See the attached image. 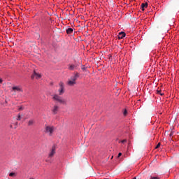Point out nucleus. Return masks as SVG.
I'll use <instances>...</instances> for the list:
<instances>
[{"instance_id":"obj_11","label":"nucleus","mask_w":179,"mask_h":179,"mask_svg":"<svg viewBox=\"0 0 179 179\" xmlns=\"http://www.w3.org/2000/svg\"><path fill=\"white\" fill-rule=\"evenodd\" d=\"M145 8H148V3H143L141 4V10H145Z\"/></svg>"},{"instance_id":"obj_18","label":"nucleus","mask_w":179,"mask_h":179,"mask_svg":"<svg viewBox=\"0 0 179 179\" xmlns=\"http://www.w3.org/2000/svg\"><path fill=\"white\" fill-rule=\"evenodd\" d=\"M124 115H127L128 114V111H127V109H125L123 112Z\"/></svg>"},{"instance_id":"obj_4","label":"nucleus","mask_w":179,"mask_h":179,"mask_svg":"<svg viewBox=\"0 0 179 179\" xmlns=\"http://www.w3.org/2000/svg\"><path fill=\"white\" fill-rule=\"evenodd\" d=\"M59 96H62V94H64V89H65V87L64 86V83L62 82H60L59 84Z\"/></svg>"},{"instance_id":"obj_12","label":"nucleus","mask_w":179,"mask_h":179,"mask_svg":"<svg viewBox=\"0 0 179 179\" xmlns=\"http://www.w3.org/2000/svg\"><path fill=\"white\" fill-rule=\"evenodd\" d=\"M66 33H67V34H72V33H73V29H72V28L67 29Z\"/></svg>"},{"instance_id":"obj_5","label":"nucleus","mask_w":179,"mask_h":179,"mask_svg":"<svg viewBox=\"0 0 179 179\" xmlns=\"http://www.w3.org/2000/svg\"><path fill=\"white\" fill-rule=\"evenodd\" d=\"M59 110V106L55 105L52 109V114L55 115V114H58V111Z\"/></svg>"},{"instance_id":"obj_22","label":"nucleus","mask_w":179,"mask_h":179,"mask_svg":"<svg viewBox=\"0 0 179 179\" xmlns=\"http://www.w3.org/2000/svg\"><path fill=\"white\" fill-rule=\"evenodd\" d=\"M22 110H23V107L19 108V111H22Z\"/></svg>"},{"instance_id":"obj_24","label":"nucleus","mask_w":179,"mask_h":179,"mask_svg":"<svg viewBox=\"0 0 179 179\" xmlns=\"http://www.w3.org/2000/svg\"><path fill=\"white\" fill-rule=\"evenodd\" d=\"M3 80L2 78H0V83H2Z\"/></svg>"},{"instance_id":"obj_10","label":"nucleus","mask_w":179,"mask_h":179,"mask_svg":"<svg viewBox=\"0 0 179 179\" xmlns=\"http://www.w3.org/2000/svg\"><path fill=\"white\" fill-rule=\"evenodd\" d=\"M55 153V147H52L51 152L49 154V157H52Z\"/></svg>"},{"instance_id":"obj_20","label":"nucleus","mask_w":179,"mask_h":179,"mask_svg":"<svg viewBox=\"0 0 179 179\" xmlns=\"http://www.w3.org/2000/svg\"><path fill=\"white\" fill-rule=\"evenodd\" d=\"M174 135V132L173 131H171L169 134V136H173Z\"/></svg>"},{"instance_id":"obj_13","label":"nucleus","mask_w":179,"mask_h":179,"mask_svg":"<svg viewBox=\"0 0 179 179\" xmlns=\"http://www.w3.org/2000/svg\"><path fill=\"white\" fill-rule=\"evenodd\" d=\"M34 120H29V122H28L29 127H31V125H34Z\"/></svg>"},{"instance_id":"obj_19","label":"nucleus","mask_w":179,"mask_h":179,"mask_svg":"<svg viewBox=\"0 0 179 179\" xmlns=\"http://www.w3.org/2000/svg\"><path fill=\"white\" fill-rule=\"evenodd\" d=\"M20 120H21L20 115H18V117H17V121H20Z\"/></svg>"},{"instance_id":"obj_1","label":"nucleus","mask_w":179,"mask_h":179,"mask_svg":"<svg viewBox=\"0 0 179 179\" xmlns=\"http://www.w3.org/2000/svg\"><path fill=\"white\" fill-rule=\"evenodd\" d=\"M78 78H79V73H76L74 76H71L69 80L67 85H69V86H74V85H76Z\"/></svg>"},{"instance_id":"obj_15","label":"nucleus","mask_w":179,"mask_h":179,"mask_svg":"<svg viewBox=\"0 0 179 179\" xmlns=\"http://www.w3.org/2000/svg\"><path fill=\"white\" fill-rule=\"evenodd\" d=\"M157 94H160V96H164V94L162 93L161 90H157Z\"/></svg>"},{"instance_id":"obj_7","label":"nucleus","mask_w":179,"mask_h":179,"mask_svg":"<svg viewBox=\"0 0 179 179\" xmlns=\"http://www.w3.org/2000/svg\"><path fill=\"white\" fill-rule=\"evenodd\" d=\"M78 64H69V71H75V69H78Z\"/></svg>"},{"instance_id":"obj_26","label":"nucleus","mask_w":179,"mask_h":179,"mask_svg":"<svg viewBox=\"0 0 179 179\" xmlns=\"http://www.w3.org/2000/svg\"><path fill=\"white\" fill-rule=\"evenodd\" d=\"M30 179H33V178H30Z\"/></svg>"},{"instance_id":"obj_16","label":"nucleus","mask_w":179,"mask_h":179,"mask_svg":"<svg viewBox=\"0 0 179 179\" xmlns=\"http://www.w3.org/2000/svg\"><path fill=\"white\" fill-rule=\"evenodd\" d=\"M125 142H127V139L120 141L119 143H125Z\"/></svg>"},{"instance_id":"obj_8","label":"nucleus","mask_w":179,"mask_h":179,"mask_svg":"<svg viewBox=\"0 0 179 179\" xmlns=\"http://www.w3.org/2000/svg\"><path fill=\"white\" fill-rule=\"evenodd\" d=\"M12 92H14L15 93H16V92H17L19 93L20 92H23V90L22 88H20V87H13Z\"/></svg>"},{"instance_id":"obj_21","label":"nucleus","mask_w":179,"mask_h":179,"mask_svg":"<svg viewBox=\"0 0 179 179\" xmlns=\"http://www.w3.org/2000/svg\"><path fill=\"white\" fill-rule=\"evenodd\" d=\"M120 156H122V153H121V152H120V153L118 154L117 157H120Z\"/></svg>"},{"instance_id":"obj_9","label":"nucleus","mask_w":179,"mask_h":179,"mask_svg":"<svg viewBox=\"0 0 179 179\" xmlns=\"http://www.w3.org/2000/svg\"><path fill=\"white\" fill-rule=\"evenodd\" d=\"M125 36H127V34H125V32H120L117 35V38L119 40H121L122 38H124V37H125Z\"/></svg>"},{"instance_id":"obj_3","label":"nucleus","mask_w":179,"mask_h":179,"mask_svg":"<svg viewBox=\"0 0 179 179\" xmlns=\"http://www.w3.org/2000/svg\"><path fill=\"white\" fill-rule=\"evenodd\" d=\"M45 132L46 134H48L50 136H51L54 132V127L47 126L45 127Z\"/></svg>"},{"instance_id":"obj_2","label":"nucleus","mask_w":179,"mask_h":179,"mask_svg":"<svg viewBox=\"0 0 179 179\" xmlns=\"http://www.w3.org/2000/svg\"><path fill=\"white\" fill-rule=\"evenodd\" d=\"M52 99L55 103H59V104H66V101L65 99H62V97L59 96L58 94L53 95Z\"/></svg>"},{"instance_id":"obj_17","label":"nucleus","mask_w":179,"mask_h":179,"mask_svg":"<svg viewBox=\"0 0 179 179\" xmlns=\"http://www.w3.org/2000/svg\"><path fill=\"white\" fill-rule=\"evenodd\" d=\"M160 145H161V143H159L156 145L155 149H159V148H160Z\"/></svg>"},{"instance_id":"obj_6","label":"nucleus","mask_w":179,"mask_h":179,"mask_svg":"<svg viewBox=\"0 0 179 179\" xmlns=\"http://www.w3.org/2000/svg\"><path fill=\"white\" fill-rule=\"evenodd\" d=\"M31 79H34V78H36V79H40L41 78V74H39L38 73H36V71L34 72V74L31 76Z\"/></svg>"},{"instance_id":"obj_14","label":"nucleus","mask_w":179,"mask_h":179,"mask_svg":"<svg viewBox=\"0 0 179 179\" xmlns=\"http://www.w3.org/2000/svg\"><path fill=\"white\" fill-rule=\"evenodd\" d=\"M9 176L10 177H16V173H13V172H11V173H9Z\"/></svg>"},{"instance_id":"obj_23","label":"nucleus","mask_w":179,"mask_h":179,"mask_svg":"<svg viewBox=\"0 0 179 179\" xmlns=\"http://www.w3.org/2000/svg\"><path fill=\"white\" fill-rule=\"evenodd\" d=\"M151 179H159L157 177L151 178Z\"/></svg>"},{"instance_id":"obj_25","label":"nucleus","mask_w":179,"mask_h":179,"mask_svg":"<svg viewBox=\"0 0 179 179\" xmlns=\"http://www.w3.org/2000/svg\"><path fill=\"white\" fill-rule=\"evenodd\" d=\"M113 157H113V156H112V157H111V159H113Z\"/></svg>"}]
</instances>
